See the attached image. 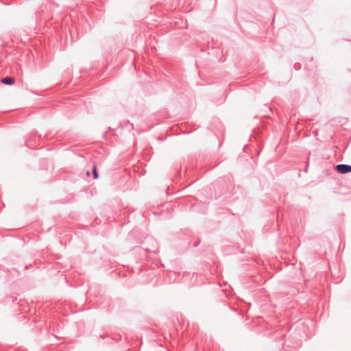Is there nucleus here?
I'll return each mask as SVG.
<instances>
[{
	"mask_svg": "<svg viewBox=\"0 0 351 351\" xmlns=\"http://www.w3.org/2000/svg\"><path fill=\"white\" fill-rule=\"evenodd\" d=\"M25 145H26L27 147H30L31 146V141L30 140H27L25 142Z\"/></svg>",
	"mask_w": 351,
	"mask_h": 351,
	"instance_id": "obj_5",
	"label": "nucleus"
},
{
	"mask_svg": "<svg viewBox=\"0 0 351 351\" xmlns=\"http://www.w3.org/2000/svg\"><path fill=\"white\" fill-rule=\"evenodd\" d=\"M124 124L125 125L123 127H126L128 125H130L131 128L133 129V124L130 123L129 121H126Z\"/></svg>",
	"mask_w": 351,
	"mask_h": 351,
	"instance_id": "obj_4",
	"label": "nucleus"
},
{
	"mask_svg": "<svg viewBox=\"0 0 351 351\" xmlns=\"http://www.w3.org/2000/svg\"><path fill=\"white\" fill-rule=\"evenodd\" d=\"M14 82V79L12 77H6L1 80V82L6 85H12Z\"/></svg>",
	"mask_w": 351,
	"mask_h": 351,
	"instance_id": "obj_2",
	"label": "nucleus"
},
{
	"mask_svg": "<svg viewBox=\"0 0 351 351\" xmlns=\"http://www.w3.org/2000/svg\"><path fill=\"white\" fill-rule=\"evenodd\" d=\"M335 169L341 174H346L351 172V166L349 165L339 164L336 166Z\"/></svg>",
	"mask_w": 351,
	"mask_h": 351,
	"instance_id": "obj_1",
	"label": "nucleus"
},
{
	"mask_svg": "<svg viewBox=\"0 0 351 351\" xmlns=\"http://www.w3.org/2000/svg\"><path fill=\"white\" fill-rule=\"evenodd\" d=\"M92 171H93V175L94 178L97 179L98 178V173H97L95 166L93 167Z\"/></svg>",
	"mask_w": 351,
	"mask_h": 351,
	"instance_id": "obj_3",
	"label": "nucleus"
}]
</instances>
